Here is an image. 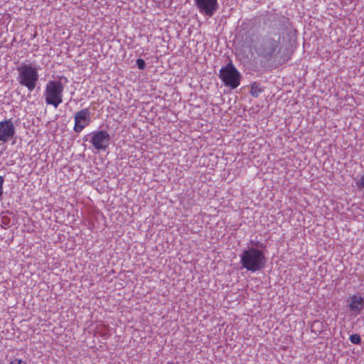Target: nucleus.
I'll use <instances>...</instances> for the list:
<instances>
[{
    "label": "nucleus",
    "mask_w": 364,
    "mask_h": 364,
    "mask_svg": "<svg viewBox=\"0 0 364 364\" xmlns=\"http://www.w3.org/2000/svg\"><path fill=\"white\" fill-rule=\"evenodd\" d=\"M242 267L255 272L262 269L266 264V257L261 250L249 247L240 255Z\"/></svg>",
    "instance_id": "1"
},
{
    "label": "nucleus",
    "mask_w": 364,
    "mask_h": 364,
    "mask_svg": "<svg viewBox=\"0 0 364 364\" xmlns=\"http://www.w3.org/2000/svg\"><path fill=\"white\" fill-rule=\"evenodd\" d=\"M16 70L18 83L26 87L29 92L33 91L39 80L38 68L32 64L23 63Z\"/></svg>",
    "instance_id": "2"
},
{
    "label": "nucleus",
    "mask_w": 364,
    "mask_h": 364,
    "mask_svg": "<svg viewBox=\"0 0 364 364\" xmlns=\"http://www.w3.org/2000/svg\"><path fill=\"white\" fill-rule=\"evenodd\" d=\"M280 46L279 38L274 39L269 35L262 36L255 46V51L262 58L269 60L272 59Z\"/></svg>",
    "instance_id": "3"
},
{
    "label": "nucleus",
    "mask_w": 364,
    "mask_h": 364,
    "mask_svg": "<svg viewBox=\"0 0 364 364\" xmlns=\"http://www.w3.org/2000/svg\"><path fill=\"white\" fill-rule=\"evenodd\" d=\"M63 90L64 86L60 80H49L44 91L46 104L57 108L63 102Z\"/></svg>",
    "instance_id": "4"
},
{
    "label": "nucleus",
    "mask_w": 364,
    "mask_h": 364,
    "mask_svg": "<svg viewBox=\"0 0 364 364\" xmlns=\"http://www.w3.org/2000/svg\"><path fill=\"white\" fill-rule=\"evenodd\" d=\"M219 77L225 86L231 89L237 88L240 83L241 75L232 62L220 68Z\"/></svg>",
    "instance_id": "5"
},
{
    "label": "nucleus",
    "mask_w": 364,
    "mask_h": 364,
    "mask_svg": "<svg viewBox=\"0 0 364 364\" xmlns=\"http://www.w3.org/2000/svg\"><path fill=\"white\" fill-rule=\"evenodd\" d=\"M198 11L208 17H212L219 9L218 0H193Z\"/></svg>",
    "instance_id": "6"
},
{
    "label": "nucleus",
    "mask_w": 364,
    "mask_h": 364,
    "mask_svg": "<svg viewBox=\"0 0 364 364\" xmlns=\"http://www.w3.org/2000/svg\"><path fill=\"white\" fill-rule=\"evenodd\" d=\"M74 119V131L80 133L91 122V112L90 109L85 108L77 112L75 114Z\"/></svg>",
    "instance_id": "7"
},
{
    "label": "nucleus",
    "mask_w": 364,
    "mask_h": 364,
    "mask_svg": "<svg viewBox=\"0 0 364 364\" xmlns=\"http://www.w3.org/2000/svg\"><path fill=\"white\" fill-rule=\"evenodd\" d=\"M91 137V143L95 149L105 151L109 145L110 136L107 131L100 130L93 132Z\"/></svg>",
    "instance_id": "8"
},
{
    "label": "nucleus",
    "mask_w": 364,
    "mask_h": 364,
    "mask_svg": "<svg viewBox=\"0 0 364 364\" xmlns=\"http://www.w3.org/2000/svg\"><path fill=\"white\" fill-rule=\"evenodd\" d=\"M15 127L11 119L0 122V141L7 143L15 136Z\"/></svg>",
    "instance_id": "9"
},
{
    "label": "nucleus",
    "mask_w": 364,
    "mask_h": 364,
    "mask_svg": "<svg viewBox=\"0 0 364 364\" xmlns=\"http://www.w3.org/2000/svg\"><path fill=\"white\" fill-rule=\"evenodd\" d=\"M349 308L351 311L358 314L364 308V297L358 295H353L350 298Z\"/></svg>",
    "instance_id": "10"
},
{
    "label": "nucleus",
    "mask_w": 364,
    "mask_h": 364,
    "mask_svg": "<svg viewBox=\"0 0 364 364\" xmlns=\"http://www.w3.org/2000/svg\"><path fill=\"white\" fill-rule=\"evenodd\" d=\"M263 92V89L259 87L257 82H254L251 85L250 94L254 97H258Z\"/></svg>",
    "instance_id": "11"
},
{
    "label": "nucleus",
    "mask_w": 364,
    "mask_h": 364,
    "mask_svg": "<svg viewBox=\"0 0 364 364\" xmlns=\"http://www.w3.org/2000/svg\"><path fill=\"white\" fill-rule=\"evenodd\" d=\"M250 243L252 245L251 247L256 248L257 250H262L266 248V245L259 241L250 240Z\"/></svg>",
    "instance_id": "12"
},
{
    "label": "nucleus",
    "mask_w": 364,
    "mask_h": 364,
    "mask_svg": "<svg viewBox=\"0 0 364 364\" xmlns=\"http://www.w3.org/2000/svg\"><path fill=\"white\" fill-rule=\"evenodd\" d=\"M350 341L353 344L359 345L361 343V338L359 334H352L350 336Z\"/></svg>",
    "instance_id": "13"
},
{
    "label": "nucleus",
    "mask_w": 364,
    "mask_h": 364,
    "mask_svg": "<svg viewBox=\"0 0 364 364\" xmlns=\"http://www.w3.org/2000/svg\"><path fill=\"white\" fill-rule=\"evenodd\" d=\"M136 64L139 70H144L146 68L145 61L141 58L137 59L136 60Z\"/></svg>",
    "instance_id": "14"
},
{
    "label": "nucleus",
    "mask_w": 364,
    "mask_h": 364,
    "mask_svg": "<svg viewBox=\"0 0 364 364\" xmlns=\"http://www.w3.org/2000/svg\"><path fill=\"white\" fill-rule=\"evenodd\" d=\"M8 364H27V363H26V361H23L21 359L14 358Z\"/></svg>",
    "instance_id": "15"
},
{
    "label": "nucleus",
    "mask_w": 364,
    "mask_h": 364,
    "mask_svg": "<svg viewBox=\"0 0 364 364\" xmlns=\"http://www.w3.org/2000/svg\"><path fill=\"white\" fill-rule=\"evenodd\" d=\"M3 183L4 178L2 176H0V196L3 194Z\"/></svg>",
    "instance_id": "16"
},
{
    "label": "nucleus",
    "mask_w": 364,
    "mask_h": 364,
    "mask_svg": "<svg viewBox=\"0 0 364 364\" xmlns=\"http://www.w3.org/2000/svg\"><path fill=\"white\" fill-rule=\"evenodd\" d=\"M279 21L283 23L284 25H285L286 23H289V19L284 16H282L280 18H279Z\"/></svg>",
    "instance_id": "17"
},
{
    "label": "nucleus",
    "mask_w": 364,
    "mask_h": 364,
    "mask_svg": "<svg viewBox=\"0 0 364 364\" xmlns=\"http://www.w3.org/2000/svg\"><path fill=\"white\" fill-rule=\"evenodd\" d=\"M359 184L361 187L364 188V176H361Z\"/></svg>",
    "instance_id": "18"
}]
</instances>
